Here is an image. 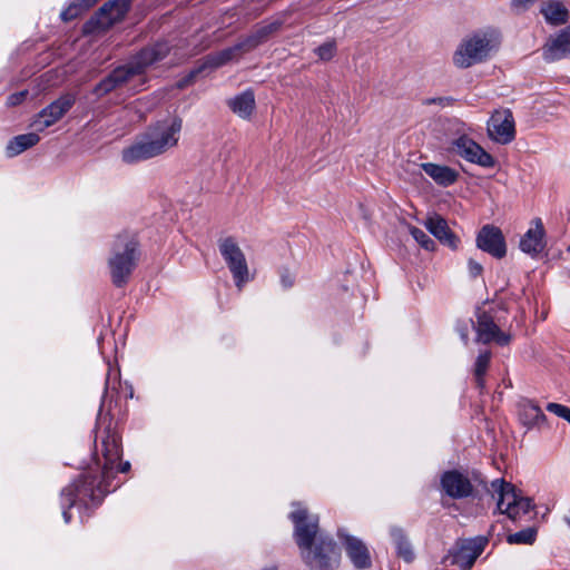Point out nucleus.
<instances>
[{"instance_id":"obj_17","label":"nucleus","mask_w":570,"mask_h":570,"mask_svg":"<svg viewBox=\"0 0 570 570\" xmlns=\"http://www.w3.org/2000/svg\"><path fill=\"white\" fill-rule=\"evenodd\" d=\"M129 0H111L105 3L91 20L98 29L106 30L120 21L129 9Z\"/></svg>"},{"instance_id":"obj_32","label":"nucleus","mask_w":570,"mask_h":570,"mask_svg":"<svg viewBox=\"0 0 570 570\" xmlns=\"http://www.w3.org/2000/svg\"><path fill=\"white\" fill-rule=\"evenodd\" d=\"M316 55L320 57V59L324 61L331 60L335 52H336V42L335 41H327L323 45H321L318 48H316Z\"/></svg>"},{"instance_id":"obj_37","label":"nucleus","mask_w":570,"mask_h":570,"mask_svg":"<svg viewBox=\"0 0 570 570\" xmlns=\"http://www.w3.org/2000/svg\"><path fill=\"white\" fill-rule=\"evenodd\" d=\"M77 13H78V7L72 6L61 13V18L67 21V20L72 19L73 17H76Z\"/></svg>"},{"instance_id":"obj_16","label":"nucleus","mask_w":570,"mask_h":570,"mask_svg":"<svg viewBox=\"0 0 570 570\" xmlns=\"http://www.w3.org/2000/svg\"><path fill=\"white\" fill-rule=\"evenodd\" d=\"M476 245L480 249L497 258H502L507 253L502 232L500 228L492 225H485L482 227L476 237Z\"/></svg>"},{"instance_id":"obj_45","label":"nucleus","mask_w":570,"mask_h":570,"mask_svg":"<svg viewBox=\"0 0 570 570\" xmlns=\"http://www.w3.org/2000/svg\"><path fill=\"white\" fill-rule=\"evenodd\" d=\"M85 2V6L88 8L90 7L94 2H96L97 0H82Z\"/></svg>"},{"instance_id":"obj_13","label":"nucleus","mask_w":570,"mask_h":570,"mask_svg":"<svg viewBox=\"0 0 570 570\" xmlns=\"http://www.w3.org/2000/svg\"><path fill=\"white\" fill-rule=\"evenodd\" d=\"M489 136L499 144H509L514 139V119L511 110H497L488 121Z\"/></svg>"},{"instance_id":"obj_9","label":"nucleus","mask_w":570,"mask_h":570,"mask_svg":"<svg viewBox=\"0 0 570 570\" xmlns=\"http://www.w3.org/2000/svg\"><path fill=\"white\" fill-rule=\"evenodd\" d=\"M219 252L226 262L235 285L240 289L249 281V271L245 255L233 237L219 240Z\"/></svg>"},{"instance_id":"obj_41","label":"nucleus","mask_w":570,"mask_h":570,"mask_svg":"<svg viewBox=\"0 0 570 570\" xmlns=\"http://www.w3.org/2000/svg\"><path fill=\"white\" fill-rule=\"evenodd\" d=\"M115 468H117V470L119 472H122V473H126L130 470V463L129 462H122L120 463L119 461L117 462V464L115 465Z\"/></svg>"},{"instance_id":"obj_1","label":"nucleus","mask_w":570,"mask_h":570,"mask_svg":"<svg viewBox=\"0 0 570 570\" xmlns=\"http://www.w3.org/2000/svg\"><path fill=\"white\" fill-rule=\"evenodd\" d=\"M294 522V537L304 562L312 570H336L341 553L336 543L328 537L318 535V517L308 515L304 508L291 513Z\"/></svg>"},{"instance_id":"obj_24","label":"nucleus","mask_w":570,"mask_h":570,"mask_svg":"<svg viewBox=\"0 0 570 570\" xmlns=\"http://www.w3.org/2000/svg\"><path fill=\"white\" fill-rule=\"evenodd\" d=\"M422 169L429 175L436 184L441 186H450L459 178V173L448 166H441L433 163H424L421 165Z\"/></svg>"},{"instance_id":"obj_31","label":"nucleus","mask_w":570,"mask_h":570,"mask_svg":"<svg viewBox=\"0 0 570 570\" xmlns=\"http://www.w3.org/2000/svg\"><path fill=\"white\" fill-rule=\"evenodd\" d=\"M535 539V531L533 529H524L508 537L510 543L530 544Z\"/></svg>"},{"instance_id":"obj_14","label":"nucleus","mask_w":570,"mask_h":570,"mask_svg":"<svg viewBox=\"0 0 570 570\" xmlns=\"http://www.w3.org/2000/svg\"><path fill=\"white\" fill-rule=\"evenodd\" d=\"M492 497H498V510L500 513L507 514L510 519L515 520V512H513V503L519 498L513 484L505 482L502 479H495L491 482L488 490Z\"/></svg>"},{"instance_id":"obj_28","label":"nucleus","mask_w":570,"mask_h":570,"mask_svg":"<svg viewBox=\"0 0 570 570\" xmlns=\"http://www.w3.org/2000/svg\"><path fill=\"white\" fill-rule=\"evenodd\" d=\"M519 415L522 424L528 428L539 425L546 420V415L542 410L532 402L522 403Z\"/></svg>"},{"instance_id":"obj_43","label":"nucleus","mask_w":570,"mask_h":570,"mask_svg":"<svg viewBox=\"0 0 570 570\" xmlns=\"http://www.w3.org/2000/svg\"><path fill=\"white\" fill-rule=\"evenodd\" d=\"M191 78H193V76H190L188 79H185L184 81L179 82V87L180 88L185 87L188 82L191 81Z\"/></svg>"},{"instance_id":"obj_15","label":"nucleus","mask_w":570,"mask_h":570,"mask_svg":"<svg viewBox=\"0 0 570 570\" xmlns=\"http://www.w3.org/2000/svg\"><path fill=\"white\" fill-rule=\"evenodd\" d=\"M345 552L356 569H368L372 566L371 553L367 546L358 538L338 532Z\"/></svg>"},{"instance_id":"obj_20","label":"nucleus","mask_w":570,"mask_h":570,"mask_svg":"<svg viewBox=\"0 0 570 570\" xmlns=\"http://www.w3.org/2000/svg\"><path fill=\"white\" fill-rule=\"evenodd\" d=\"M476 333L478 341L484 344L494 341L500 345H505L510 342V336L501 332L492 317L485 313L478 317Z\"/></svg>"},{"instance_id":"obj_21","label":"nucleus","mask_w":570,"mask_h":570,"mask_svg":"<svg viewBox=\"0 0 570 570\" xmlns=\"http://www.w3.org/2000/svg\"><path fill=\"white\" fill-rule=\"evenodd\" d=\"M543 237L544 228L542 220L540 218H535L533 220V227H531L520 240L521 250L531 256L539 255L546 247Z\"/></svg>"},{"instance_id":"obj_35","label":"nucleus","mask_w":570,"mask_h":570,"mask_svg":"<svg viewBox=\"0 0 570 570\" xmlns=\"http://www.w3.org/2000/svg\"><path fill=\"white\" fill-rule=\"evenodd\" d=\"M29 95L28 90H21L19 92H14L8 97L7 105L10 107H14L23 102Z\"/></svg>"},{"instance_id":"obj_18","label":"nucleus","mask_w":570,"mask_h":570,"mask_svg":"<svg viewBox=\"0 0 570 570\" xmlns=\"http://www.w3.org/2000/svg\"><path fill=\"white\" fill-rule=\"evenodd\" d=\"M443 491L452 499H463L471 495L473 487L470 480L458 471H446L441 478Z\"/></svg>"},{"instance_id":"obj_36","label":"nucleus","mask_w":570,"mask_h":570,"mask_svg":"<svg viewBox=\"0 0 570 570\" xmlns=\"http://www.w3.org/2000/svg\"><path fill=\"white\" fill-rule=\"evenodd\" d=\"M482 271H483V267L481 264H479L474 259L469 261V272L473 277L481 275Z\"/></svg>"},{"instance_id":"obj_33","label":"nucleus","mask_w":570,"mask_h":570,"mask_svg":"<svg viewBox=\"0 0 570 570\" xmlns=\"http://www.w3.org/2000/svg\"><path fill=\"white\" fill-rule=\"evenodd\" d=\"M511 508H513V512H515V519H518L522 514H527L533 508V505L529 498L519 495Z\"/></svg>"},{"instance_id":"obj_4","label":"nucleus","mask_w":570,"mask_h":570,"mask_svg":"<svg viewBox=\"0 0 570 570\" xmlns=\"http://www.w3.org/2000/svg\"><path fill=\"white\" fill-rule=\"evenodd\" d=\"M139 256V242L136 235L131 233L117 235L107 262L111 282L116 287H122L128 283L138 265Z\"/></svg>"},{"instance_id":"obj_27","label":"nucleus","mask_w":570,"mask_h":570,"mask_svg":"<svg viewBox=\"0 0 570 570\" xmlns=\"http://www.w3.org/2000/svg\"><path fill=\"white\" fill-rule=\"evenodd\" d=\"M391 537L396 548L397 556L407 563L412 562L415 558V554L404 531L400 528H392Z\"/></svg>"},{"instance_id":"obj_34","label":"nucleus","mask_w":570,"mask_h":570,"mask_svg":"<svg viewBox=\"0 0 570 570\" xmlns=\"http://www.w3.org/2000/svg\"><path fill=\"white\" fill-rule=\"evenodd\" d=\"M547 410L570 423V407L559 403H548Z\"/></svg>"},{"instance_id":"obj_2","label":"nucleus","mask_w":570,"mask_h":570,"mask_svg":"<svg viewBox=\"0 0 570 570\" xmlns=\"http://www.w3.org/2000/svg\"><path fill=\"white\" fill-rule=\"evenodd\" d=\"M181 129L183 119L178 116L155 122L121 150L122 163L135 165L166 154L178 145Z\"/></svg>"},{"instance_id":"obj_8","label":"nucleus","mask_w":570,"mask_h":570,"mask_svg":"<svg viewBox=\"0 0 570 570\" xmlns=\"http://www.w3.org/2000/svg\"><path fill=\"white\" fill-rule=\"evenodd\" d=\"M492 48V41L487 35L475 33L459 46L453 56L454 65L459 68H469L488 58Z\"/></svg>"},{"instance_id":"obj_10","label":"nucleus","mask_w":570,"mask_h":570,"mask_svg":"<svg viewBox=\"0 0 570 570\" xmlns=\"http://www.w3.org/2000/svg\"><path fill=\"white\" fill-rule=\"evenodd\" d=\"M487 544V537H475L458 542L456 547L444 557V563L449 562L460 567L462 570H469L483 552Z\"/></svg>"},{"instance_id":"obj_44","label":"nucleus","mask_w":570,"mask_h":570,"mask_svg":"<svg viewBox=\"0 0 570 570\" xmlns=\"http://www.w3.org/2000/svg\"><path fill=\"white\" fill-rule=\"evenodd\" d=\"M563 520L568 524V527L570 528V509H569V512L563 517Z\"/></svg>"},{"instance_id":"obj_3","label":"nucleus","mask_w":570,"mask_h":570,"mask_svg":"<svg viewBox=\"0 0 570 570\" xmlns=\"http://www.w3.org/2000/svg\"><path fill=\"white\" fill-rule=\"evenodd\" d=\"M168 51L169 47L167 43H157L154 47L141 50L135 61L116 68L104 78L95 87L94 94L100 98L126 83L132 82L136 77H139L140 82H144L141 75L145 72V69L164 59Z\"/></svg>"},{"instance_id":"obj_29","label":"nucleus","mask_w":570,"mask_h":570,"mask_svg":"<svg viewBox=\"0 0 570 570\" xmlns=\"http://www.w3.org/2000/svg\"><path fill=\"white\" fill-rule=\"evenodd\" d=\"M490 360H491L490 352H483L476 357L475 365H474V376H475L476 384L480 389H482L484 386L483 376L488 371Z\"/></svg>"},{"instance_id":"obj_42","label":"nucleus","mask_w":570,"mask_h":570,"mask_svg":"<svg viewBox=\"0 0 570 570\" xmlns=\"http://www.w3.org/2000/svg\"><path fill=\"white\" fill-rule=\"evenodd\" d=\"M459 332H460L461 338L466 344L468 340H469V328H468V325L465 324L464 326L460 327Z\"/></svg>"},{"instance_id":"obj_22","label":"nucleus","mask_w":570,"mask_h":570,"mask_svg":"<svg viewBox=\"0 0 570 570\" xmlns=\"http://www.w3.org/2000/svg\"><path fill=\"white\" fill-rule=\"evenodd\" d=\"M426 229L442 244L455 249L460 243L459 237L450 229L446 220L440 215H433L425 220Z\"/></svg>"},{"instance_id":"obj_39","label":"nucleus","mask_w":570,"mask_h":570,"mask_svg":"<svg viewBox=\"0 0 570 570\" xmlns=\"http://www.w3.org/2000/svg\"><path fill=\"white\" fill-rule=\"evenodd\" d=\"M61 505L63 508L62 517L65 519V522L69 523L70 520H71V514L69 512L70 508L67 507V499L66 498L65 499L61 498Z\"/></svg>"},{"instance_id":"obj_30","label":"nucleus","mask_w":570,"mask_h":570,"mask_svg":"<svg viewBox=\"0 0 570 570\" xmlns=\"http://www.w3.org/2000/svg\"><path fill=\"white\" fill-rule=\"evenodd\" d=\"M410 234L412 235V237L426 250H433L434 249V246H435V243L434 240H432L429 235L417 228V227H414V226H411L410 227Z\"/></svg>"},{"instance_id":"obj_7","label":"nucleus","mask_w":570,"mask_h":570,"mask_svg":"<svg viewBox=\"0 0 570 570\" xmlns=\"http://www.w3.org/2000/svg\"><path fill=\"white\" fill-rule=\"evenodd\" d=\"M284 21V18L278 17L268 22L262 23L253 31V33L245 41L238 43L233 48H228L220 51L215 57V65L222 66L227 61L232 60L238 52L249 51L258 45L263 43L282 28Z\"/></svg>"},{"instance_id":"obj_23","label":"nucleus","mask_w":570,"mask_h":570,"mask_svg":"<svg viewBox=\"0 0 570 570\" xmlns=\"http://www.w3.org/2000/svg\"><path fill=\"white\" fill-rule=\"evenodd\" d=\"M540 12L544 17L546 21L553 26L564 24L569 19V11L567 7L559 0L543 1Z\"/></svg>"},{"instance_id":"obj_11","label":"nucleus","mask_w":570,"mask_h":570,"mask_svg":"<svg viewBox=\"0 0 570 570\" xmlns=\"http://www.w3.org/2000/svg\"><path fill=\"white\" fill-rule=\"evenodd\" d=\"M76 96L66 94L42 109L32 121V126L42 131L59 121L75 105Z\"/></svg>"},{"instance_id":"obj_6","label":"nucleus","mask_w":570,"mask_h":570,"mask_svg":"<svg viewBox=\"0 0 570 570\" xmlns=\"http://www.w3.org/2000/svg\"><path fill=\"white\" fill-rule=\"evenodd\" d=\"M120 436L112 426L111 420L99 419L95 436V459L105 474H110L121 458Z\"/></svg>"},{"instance_id":"obj_25","label":"nucleus","mask_w":570,"mask_h":570,"mask_svg":"<svg viewBox=\"0 0 570 570\" xmlns=\"http://www.w3.org/2000/svg\"><path fill=\"white\" fill-rule=\"evenodd\" d=\"M228 106L240 118H249L255 108V97L252 90H246L228 100Z\"/></svg>"},{"instance_id":"obj_47","label":"nucleus","mask_w":570,"mask_h":570,"mask_svg":"<svg viewBox=\"0 0 570 570\" xmlns=\"http://www.w3.org/2000/svg\"><path fill=\"white\" fill-rule=\"evenodd\" d=\"M568 252L570 253V246L568 247Z\"/></svg>"},{"instance_id":"obj_19","label":"nucleus","mask_w":570,"mask_h":570,"mask_svg":"<svg viewBox=\"0 0 570 570\" xmlns=\"http://www.w3.org/2000/svg\"><path fill=\"white\" fill-rule=\"evenodd\" d=\"M542 50L546 61H557L570 55V24L549 39Z\"/></svg>"},{"instance_id":"obj_5","label":"nucleus","mask_w":570,"mask_h":570,"mask_svg":"<svg viewBox=\"0 0 570 570\" xmlns=\"http://www.w3.org/2000/svg\"><path fill=\"white\" fill-rule=\"evenodd\" d=\"M109 474L94 472L88 470L83 472L71 484L62 489L61 498L67 499V507L71 508L77 501L85 504L88 502H99L107 493V479Z\"/></svg>"},{"instance_id":"obj_12","label":"nucleus","mask_w":570,"mask_h":570,"mask_svg":"<svg viewBox=\"0 0 570 570\" xmlns=\"http://www.w3.org/2000/svg\"><path fill=\"white\" fill-rule=\"evenodd\" d=\"M451 150L470 163L478 164L485 168L494 166V158L480 145L466 136H461L452 141Z\"/></svg>"},{"instance_id":"obj_38","label":"nucleus","mask_w":570,"mask_h":570,"mask_svg":"<svg viewBox=\"0 0 570 570\" xmlns=\"http://www.w3.org/2000/svg\"><path fill=\"white\" fill-rule=\"evenodd\" d=\"M537 0H512V6L517 9H525Z\"/></svg>"},{"instance_id":"obj_46","label":"nucleus","mask_w":570,"mask_h":570,"mask_svg":"<svg viewBox=\"0 0 570 570\" xmlns=\"http://www.w3.org/2000/svg\"><path fill=\"white\" fill-rule=\"evenodd\" d=\"M264 570H277L275 567H271V568H267V569H264Z\"/></svg>"},{"instance_id":"obj_40","label":"nucleus","mask_w":570,"mask_h":570,"mask_svg":"<svg viewBox=\"0 0 570 570\" xmlns=\"http://www.w3.org/2000/svg\"><path fill=\"white\" fill-rule=\"evenodd\" d=\"M281 281L285 288H289L294 284V277L289 274H283Z\"/></svg>"},{"instance_id":"obj_26","label":"nucleus","mask_w":570,"mask_h":570,"mask_svg":"<svg viewBox=\"0 0 570 570\" xmlns=\"http://www.w3.org/2000/svg\"><path fill=\"white\" fill-rule=\"evenodd\" d=\"M40 140L37 132H28L13 137L7 145V155L14 157L24 150L36 146Z\"/></svg>"}]
</instances>
